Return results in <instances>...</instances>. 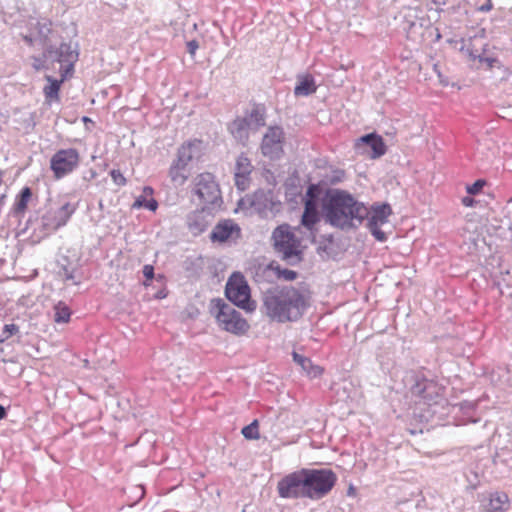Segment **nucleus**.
Segmentation results:
<instances>
[{
    "label": "nucleus",
    "instance_id": "f257e3e1",
    "mask_svg": "<svg viewBox=\"0 0 512 512\" xmlns=\"http://www.w3.org/2000/svg\"><path fill=\"white\" fill-rule=\"evenodd\" d=\"M325 221L331 226L349 230L362 224L369 209L345 190L331 189L323 201Z\"/></svg>",
    "mask_w": 512,
    "mask_h": 512
},
{
    "label": "nucleus",
    "instance_id": "f03ea898",
    "mask_svg": "<svg viewBox=\"0 0 512 512\" xmlns=\"http://www.w3.org/2000/svg\"><path fill=\"white\" fill-rule=\"evenodd\" d=\"M264 305L268 316L279 322L293 321L300 317L304 297L299 290L287 286L265 295Z\"/></svg>",
    "mask_w": 512,
    "mask_h": 512
},
{
    "label": "nucleus",
    "instance_id": "7ed1b4c3",
    "mask_svg": "<svg viewBox=\"0 0 512 512\" xmlns=\"http://www.w3.org/2000/svg\"><path fill=\"white\" fill-rule=\"evenodd\" d=\"M274 247L281 258L290 265L299 263L302 259L300 240L291 231L289 225L278 226L272 234Z\"/></svg>",
    "mask_w": 512,
    "mask_h": 512
},
{
    "label": "nucleus",
    "instance_id": "20e7f679",
    "mask_svg": "<svg viewBox=\"0 0 512 512\" xmlns=\"http://www.w3.org/2000/svg\"><path fill=\"white\" fill-rule=\"evenodd\" d=\"M193 194L198 198L199 204H203V210L213 211L222 204L219 185L211 173L205 172L194 178Z\"/></svg>",
    "mask_w": 512,
    "mask_h": 512
},
{
    "label": "nucleus",
    "instance_id": "39448f33",
    "mask_svg": "<svg viewBox=\"0 0 512 512\" xmlns=\"http://www.w3.org/2000/svg\"><path fill=\"white\" fill-rule=\"evenodd\" d=\"M306 495L310 500H320L327 496L337 481L336 474L330 469L305 468Z\"/></svg>",
    "mask_w": 512,
    "mask_h": 512
},
{
    "label": "nucleus",
    "instance_id": "423d86ee",
    "mask_svg": "<svg viewBox=\"0 0 512 512\" xmlns=\"http://www.w3.org/2000/svg\"><path fill=\"white\" fill-rule=\"evenodd\" d=\"M210 311L216 317L220 326L228 332L241 334L246 332L249 327L246 320L241 317L240 312L222 299H213Z\"/></svg>",
    "mask_w": 512,
    "mask_h": 512
},
{
    "label": "nucleus",
    "instance_id": "0eeeda50",
    "mask_svg": "<svg viewBox=\"0 0 512 512\" xmlns=\"http://www.w3.org/2000/svg\"><path fill=\"white\" fill-rule=\"evenodd\" d=\"M225 295L234 305L246 310L253 311L254 304L250 301V288L245 278L234 273L230 276L226 283Z\"/></svg>",
    "mask_w": 512,
    "mask_h": 512
},
{
    "label": "nucleus",
    "instance_id": "6e6552de",
    "mask_svg": "<svg viewBox=\"0 0 512 512\" xmlns=\"http://www.w3.org/2000/svg\"><path fill=\"white\" fill-rule=\"evenodd\" d=\"M277 491L281 498H307L305 468L283 477L277 484Z\"/></svg>",
    "mask_w": 512,
    "mask_h": 512
},
{
    "label": "nucleus",
    "instance_id": "1a4fd4ad",
    "mask_svg": "<svg viewBox=\"0 0 512 512\" xmlns=\"http://www.w3.org/2000/svg\"><path fill=\"white\" fill-rule=\"evenodd\" d=\"M80 155L74 148L58 150L50 160V168L56 179L72 173L79 165Z\"/></svg>",
    "mask_w": 512,
    "mask_h": 512
},
{
    "label": "nucleus",
    "instance_id": "9d476101",
    "mask_svg": "<svg viewBox=\"0 0 512 512\" xmlns=\"http://www.w3.org/2000/svg\"><path fill=\"white\" fill-rule=\"evenodd\" d=\"M284 131L280 126H270L262 137L261 153L271 160L280 159L283 155Z\"/></svg>",
    "mask_w": 512,
    "mask_h": 512
},
{
    "label": "nucleus",
    "instance_id": "9b49d317",
    "mask_svg": "<svg viewBox=\"0 0 512 512\" xmlns=\"http://www.w3.org/2000/svg\"><path fill=\"white\" fill-rule=\"evenodd\" d=\"M43 57L61 64H66L65 74L73 69L74 63L78 59V52L72 48L70 43H61L59 47L52 45L44 49Z\"/></svg>",
    "mask_w": 512,
    "mask_h": 512
},
{
    "label": "nucleus",
    "instance_id": "f8f14e48",
    "mask_svg": "<svg viewBox=\"0 0 512 512\" xmlns=\"http://www.w3.org/2000/svg\"><path fill=\"white\" fill-rule=\"evenodd\" d=\"M75 205L66 202L53 213H48L42 218L43 225L49 231H56L66 225L71 215L75 212Z\"/></svg>",
    "mask_w": 512,
    "mask_h": 512
},
{
    "label": "nucleus",
    "instance_id": "ddd939ff",
    "mask_svg": "<svg viewBox=\"0 0 512 512\" xmlns=\"http://www.w3.org/2000/svg\"><path fill=\"white\" fill-rule=\"evenodd\" d=\"M252 171L253 166L249 158L244 154L239 155L236 159L234 171L235 186L238 190L245 191L249 188Z\"/></svg>",
    "mask_w": 512,
    "mask_h": 512
},
{
    "label": "nucleus",
    "instance_id": "4468645a",
    "mask_svg": "<svg viewBox=\"0 0 512 512\" xmlns=\"http://www.w3.org/2000/svg\"><path fill=\"white\" fill-rule=\"evenodd\" d=\"M240 227L232 220L219 222L211 232L213 242L223 243L240 237Z\"/></svg>",
    "mask_w": 512,
    "mask_h": 512
},
{
    "label": "nucleus",
    "instance_id": "2eb2a0df",
    "mask_svg": "<svg viewBox=\"0 0 512 512\" xmlns=\"http://www.w3.org/2000/svg\"><path fill=\"white\" fill-rule=\"evenodd\" d=\"M486 232L498 238H508L512 226L509 219H497L495 217L488 219L485 225Z\"/></svg>",
    "mask_w": 512,
    "mask_h": 512
},
{
    "label": "nucleus",
    "instance_id": "dca6fc26",
    "mask_svg": "<svg viewBox=\"0 0 512 512\" xmlns=\"http://www.w3.org/2000/svg\"><path fill=\"white\" fill-rule=\"evenodd\" d=\"M242 120L246 121L251 132H256L260 127L265 125V109L260 105H255L250 112H247Z\"/></svg>",
    "mask_w": 512,
    "mask_h": 512
},
{
    "label": "nucleus",
    "instance_id": "f3484780",
    "mask_svg": "<svg viewBox=\"0 0 512 512\" xmlns=\"http://www.w3.org/2000/svg\"><path fill=\"white\" fill-rule=\"evenodd\" d=\"M509 498L504 492L491 493L483 504L488 512H502L508 508Z\"/></svg>",
    "mask_w": 512,
    "mask_h": 512
},
{
    "label": "nucleus",
    "instance_id": "a211bd4d",
    "mask_svg": "<svg viewBox=\"0 0 512 512\" xmlns=\"http://www.w3.org/2000/svg\"><path fill=\"white\" fill-rule=\"evenodd\" d=\"M391 214V208L388 204H382L376 206L369 210V215L365 218L367 219V226L378 225L382 226L383 224L388 222V217Z\"/></svg>",
    "mask_w": 512,
    "mask_h": 512
},
{
    "label": "nucleus",
    "instance_id": "6ab92c4d",
    "mask_svg": "<svg viewBox=\"0 0 512 512\" xmlns=\"http://www.w3.org/2000/svg\"><path fill=\"white\" fill-rule=\"evenodd\" d=\"M199 146V141L189 142L182 145L178 150L177 159L174 162L185 169L188 163L195 156V153L198 152Z\"/></svg>",
    "mask_w": 512,
    "mask_h": 512
},
{
    "label": "nucleus",
    "instance_id": "aec40b11",
    "mask_svg": "<svg viewBox=\"0 0 512 512\" xmlns=\"http://www.w3.org/2000/svg\"><path fill=\"white\" fill-rule=\"evenodd\" d=\"M35 39L39 40L45 48L50 46L51 35L53 34L52 22L48 19H41L35 24Z\"/></svg>",
    "mask_w": 512,
    "mask_h": 512
},
{
    "label": "nucleus",
    "instance_id": "412c9836",
    "mask_svg": "<svg viewBox=\"0 0 512 512\" xmlns=\"http://www.w3.org/2000/svg\"><path fill=\"white\" fill-rule=\"evenodd\" d=\"M229 130L233 137L241 142L246 143L249 138V134L251 130L248 128L246 121L242 120V118L235 119L229 126Z\"/></svg>",
    "mask_w": 512,
    "mask_h": 512
},
{
    "label": "nucleus",
    "instance_id": "4be33fe9",
    "mask_svg": "<svg viewBox=\"0 0 512 512\" xmlns=\"http://www.w3.org/2000/svg\"><path fill=\"white\" fill-rule=\"evenodd\" d=\"M360 141L368 145L373 151V157H380L385 154V145L380 136L371 133L364 135L360 138Z\"/></svg>",
    "mask_w": 512,
    "mask_h": 512
},
{
    "label": "nucleus",
    "instance_id": "5701e85b",
    "mask_svg": "<svg viewBox=\"0 0 512 512\" xmlns=\"http://www.w3.org/2000/svg\"><path fill=\"white\" fill-rule=\"evenodd\" d=\"M316 91L315 81L312 76L305 75L298 79V84L294 88L296 96H308Z\"/></svg>",
    "mask_w": 512,
    "mask_h": 512
},
{
    "label": "nucleus",
    "instance_id": "b1692460",
    "mask_svg": "<svg viewBox=\"0 0 512 512\" xmlns=\"http://www.w3.org/2000/svg\"><path fill=\"white\" fill-rule=\"evenodd\" d=\"M293 360L307 373L309 377L315 378L322 373V369L319 366H314L310 359L303 355L293 352Z\"/></svg>",
    "mask_w": 512,
    "mask_h": 512
},
{
    "label": "nucleus",
    "instance_id": "393cba45",
    "mask_svg": "<svg viewBox=\"0 0 512 512\" xmlns=\"http://www.w3.org/2000/svg\"><path fill=\"white\" fill-rule=\"evenodd\" d=\"M434 389L435 385L433 384V382L426 379H421L417 380L415 384L411 387V393L425 400H430L432 398L430 390Z\"/></svg>",
    "mask_w": 512,
    "mask_h": 512
},
{
    "label": "nucleus",
    "instance_id": "a878e982",
    "mask_svg": "<svg viewBox=\"0 0 512 512\" xmlns=\"http://www.w3.org/2000/svg\"><path fill=\"white\" fill-rule=\"evenodd\" d=\"M31 197H32L31 189L29 187H24L16 199V202H15L13 210H12L13 214L16 216H21L25 212L28 202L31 199Z\"/></svg>",
    "mask_w": 512,
    "mask_h": 512
},
{
    "label": "nucleus",
    "instance_id": "bb28decb",
    "mask_svg": "<svg viewBox=\"0 0 512 512\" xmlns=\"http://www.w3.org/2000/svg\"><path fill=\"white\" fill-rule=\"evenodd\" d=\"M169 176L171 178V181L176 186L183 185L188 179V173L186 171V168H182L181 166H179V164H176L175 162L171 165L169 169Z\"/></svg>",
    "mask_w": 512,
    "mask_h": 512
},
{
    "label": "nucleus",
    "instance_id": "cd10ccee",
    "mask_svg": "<svg viewBox=\"0 0 512 512\" xmlns=\"http://www.w3.org/2000/svg\"><path fill=\"white\" fill-rule=\"evenodd\" d=\"M66 75L67 74L63 73L61 80H56V79L52 78L51 76H46L47 81L50 83L48 86H46L44 88V94L47 99L58 98L60 85L63 82Z\"/></svg>",
    "mask_w": 512,
    "mask_h": 512
},
{
    "label": "nucleus",
    "instance_id": "c85d7f7f",
    "mask_svg": "<svg viewBox=\"0 0 512 512\" xmlns=\"http://www.w3.org/2000/svg\"><path fill=\"white\" fill-rule=\"evenodd\" d=\"M470 56L474 60L477 59L481 67H486V68L490 69V68H494V67L497 66V68L499 70H501V67L498 66L499 62H498V60L496 58L487 57V56H484V55L474 54V53H470Z\"/></svg>",
    "mask_w": 512,
    "mask_h": 512
},
{
    "label": "nucleus",
    "instance_id": "c756f323",
    "mask_svg": "<svg viewBox=\"0 0 512 512\" xmlns=\"http://www.w3.org/2000/svg\"><path fill=\"white\" fill-rule=\"evenodd\" d=\"M258 420H254L251 424L242 429V435L248 440H257L260 438L258 431Z\"/></svg>",
    "mask_w": 512,
    "mask_h": 512
},
{
    "label": "nucleus",
    "instance_id": "7c9ffc66",
    "mask_svg": "<svg viewBox=\"0 0 512 512\" xmlns=\"http://www.w3.org/2000/svg\"><path fill=\"white\" fill-rule=\"evenodd\" d=\"M70 318V310L68 307L58 304L55 306L54 320L57 323H66Z\"/></svg>",
    "mask_w": 512,
    "mask_h": 512
},
{
    "label": "nucleus",
    "instance_id": "2f4dec72",
    "mask_svg": "<svg viewBox=\"0 0 512 512\" xmlns=\"http://www.w3.org/2000/svg\"><path fill=\"white\" fill-rule=\"evenodd\" d=\"M133 208L145 207L150 211H155L158 207V203L155 199L151 198L147 200L145 197H138L132 205Z\"/></svg>",
    "mask_w": 512,
    "mask_h": 512
},
{
    "label": "nucleus",
    "instance_id": "473e14b6",
    "mask_svg": "<svg viewBox=\"0 0 512 512\" xmlns=\"http://www.w3.org/2000/svg\"><path fill=\"white\" fill-rule=\"evenodd\" d=\"M319 221L318 213L303 212L301 224L308 230H312L314 225Z\"/></svg>",
    "mask_w": 512,
    "mask_h": 512
},
{
    "label": "nucleus",
    "instance_id": "72a5a7b5",
    "mask_svg": "<svg viewBox=\"0 0 512 512\" xmlns=\"http://www.w3.org/2000/svg\"><path fill=\"white\" fill-rule=\"evenodd\" d=\"M19 332V327L15 324H6L0 333V343L5 342L12 335H15Z\"/></svg>",
    "mask_w": 512,
    "mask_h": 512
},
{
    "label": "nucleus",
    "instance_id": "f704fd0d",
    "mask_svg": "<svg viewBox=\"0 0 512 512\" xmlns=\"http://www.w3.org/2000/svg\"><path fill=\"white\" fill-rule=\"evenodd\" d=\"M486 185V181L483 179H478L472 185L467 186V192L472 195L478 194L481 189Z\"/></svg>",
    "mask_w": 512,
    "mask_h": 512
},
{
    "label": "nucleus",
    "instance_id": "c9c22d12",
    "mask_svg": "<svg viewBox=\"0 0 512 512\" xmlns=\"http://www.w3.org/2000/svg\"><path fill=\"white\" fill-rule=\"evenodd\" d=\"M371 234L378 240V241H385L386 240V234L380 229L381 226L378 225H371L367 226Z\"/></svg>",
    "mask_w": 512,
    "mask_h": 512
},
{
    "label": "nucleus",
    "instance_id": "e433bc0d",
    "mask_svg": "<svg viewBox=\"0 0 512 512\" xmlns=\"http://www.w3.org/2000/svg\"><path fill=\"white\" fill-rule=\"evenodd\" d=\"M303 212L318 213L316 200L313 198L306 199Z\"/></svg>",
    "mask_w": 512,
    "mask_h": 512
},
{
    "label": "nucleus",
    "instance_id": "4c0bfd02",
    "mask_svg": "<svg viewBox=\"0 0 512 512\" xmlns=\"http://www.w3.org/2000/svg\"><path fill=\"white\" fill-rule=\"evenodd\" d=\"M110 174L116 185L122 186L126 183L125 177L121 174L119 170H112Z\"/></svg>",
    "mask_w": 512,
    "mask_h": 512
},
{
    "label": "nucleus",
    "instance_id": "58836bf2",
    "mask_svg": "<svg viewBox=\"0 0 512 512\" xmlns=\"http://www.w3.org/2000/svg\"><path fill=\"white\" fill-rule=\"evenodd\" d=\"M280 276L283 277L285 280L292 281L296 279L297 272L289 269H284L280 272Z\"/></svg>",
    "mask_w": 512,
    "mask_h": 512
},
{
    "label": "nucleus",
    "instance_id": "ea45409f",
    "mask_svg": "<svg viewBox=\"0 0 512 512\" xmlns=\"http://www.w3.org/2000/svg\"><path fill=\"white\" fill-rule=\"evenodd\" d=\"M143 275L147 280H151L154 277V267L152 265H145L143 267Z\"/></svg>",
    "mask_w": 512,
    "mask_h": 512
},
{
    "label": "nucleus",
    "instance_id": "a19ab883",
    "mask_svg": "<svg viewBox=\"0 0 512 512\" xmlns=\"http://www.w3.org/2000/svg\"><path fill=\"white\" fill-rule=\"evenodd\" d=\"M199 48V44L197 41L192 40L187 43V50L190 55H194L196 50Z\"/></svg>",
    "mask_w": 512,
    "mask_h": 512
},
{
    "label": "nucleus",
    "instance_id": "79ce46f5",
    "mask_svg": "<svg viewBox=\"0 0 512 512\" xmlns=\"http://www.w3.org/2000/svg\"><path fill=\"white\" fill-rule=\"evenodd\" d=\"M32 66L35 70L39 71L44 68V61L41 58L34 57Z\"/></svg>",
    "mask_w": 512,
    "mask_h": 512
},
{
    "label": "nucleus",
    "instance_id": "37998d69",
    "mask_svg": "<svg viewBox=\"0 0 512 512\" xmlns=\"http://www.w3.org/2000/svg\"><path fill=\"white\" fill-rule=\"evenodd\" d=\"M96 177V171L93 169H89L87 172L83 174V180L86 182L91 181Z\"/></svg>",
    "mask_w": 512,
    "mask_h": 512
},
{
    "label": "nucleus",
    "instance_id": "c03bdc74",
    "mask_svg": "<svg viewBox=\"0 0 512 512\" xmlns=\"http://www.w3.org/2000/svg\"><path fill=\"white\" fill-rule=\"evenodd\" d=\"M492 9V3L491 0H488L486 4L482 5L479 10L481 12H488Z\"/></svg>",
    "mask_w": 512,
    "mask_h": 512
},
{
    "label": "nucleus",
    "instance_id": "a18cd8bd",
    "mask_svg": "<svg viewBox=\"0 0 512 512\" xmlns=\"http://www.w3.org/2000/svg\"><path fill=\"white\" fill-rule=\"evenodd\" d=\"M473 202H474V200H473L472 198H470V197H464V198L462 199V203H463L465 206H467V207L472 206V205H473Z\"/></svg>",
    "mask_w": 512,
    "mask_h": 512
},
{
    "label": "nucleus",
    "instance_id": "49530a36",
    "mask_svg": "<svg viewBox=\"0 0 512 512\" xmlns=\"http://www.w3.org/2000/svg\"><path fill=\"white\" fill-rule=\"evenodd\" d=\"M23 40L29 44V45H32L33 44V41H34V37L32 35H24L23 36Z\"/></svg>",
    "mask_w": 512,
    "mask_h": 512
},
{
    "label": "nucleus",
    "instance_id": "de8ad7c7",
    "mask_svg": "<svg viewBox=\"0 0 512 512\" xmlns=\"http://www.w3.org/2000/svg\"><path fill=\"white\" fill-rule=\"evenodd\" d=\"M5 417H6V410L2 405H0V420Z\"/></svg>",
    "mask_w": 512,
    "mask_h": 512
},
{
    "label": "nucleus",
    "instance_id": "09e8293b",
    "mask_svg": "<svg viewBox=\"0 0 512 512\" xmlns=\"http://www.w3.org/2000/svg\"><path fill=\"white\" fill-rule=\"evenodd\" d=\"M144 193H145L146 195H148V194H152V193H153V189H152L151 187H145V188H144Z\"/></svg>",
    "mask_w": 512,
    "mask_h": 512
},
{
    "label": "nucleus",
    "instance_id": "8fccbe9b",
    "mask_svg": "<svg viewBox=\"0 0 512 512\" xmlns=\"http://www.w3.org/2000/svg\"><path fill=\"white\" fill-rule=\"evenodd\" d=\"M354 493H355L354 487L350 486L348 489V495H354Z\"/></svg>",
    "mask_w": 512,
    "mask_h": 512
},
{
    "label": "nucleus",
    "instance_id": "3c124183",
    "mask_svg": "<svg viewBox=\"0 0 512 512\" xmlns=\"http://www.w3.org/2000/svg\"><path fill=\"white\" fill-rule=\"evenodd\" d=\"M138 489L140 490V498H141L144 495V491H143V488H141V487H139Z\"/></svg>",
    "mask_w": 512,
    "mask_h": 512
},
{
    "label": "nucleus",
    "instance_id": "603ef678",
    "mask_svg": "<svg viewBox=\"0 0 512 512\" xmlns=\"http://www.w3.org/2000/svg\"><path fill=\"white\" fill-rule=\"evenodd\" d=\"M3 180H2V172L0 171V185L2 184Z\"/></svg>",
    "mask_w": 512,
    "mask_h": 512
},
{
    "label": "nucleus",
    "instance_id": "864d4df0",
    "mask_svg": "<svg viewBox=\"0 0 512 512\" xmlns=\"http://www.w3.org/2000/svg\"><path fill=\"white\" fill-rule=\"evenodd\" d=\"M4 198H5V195L0 196V204L2 203Z\"/></svg>",
    "mask_w": 512,
    "mask_h": 512
},
{
    "label": "nucleus",
    "instance_id": "5fc2aeb1",
    "mask_svg": "<svg viewBox=\"0 0 512 512\" xmlns=\"http://www.w3.org/2000/svg\"><path fill=\"white\" fill-rule=\"evenodd\" d=\"M311 190H312V188H311V187H309V188H308V191H307V194H308V195L311 193Z\"/></svg>",
    "mask_w": 512,
    "mask_h": 512
}]
</instances>
